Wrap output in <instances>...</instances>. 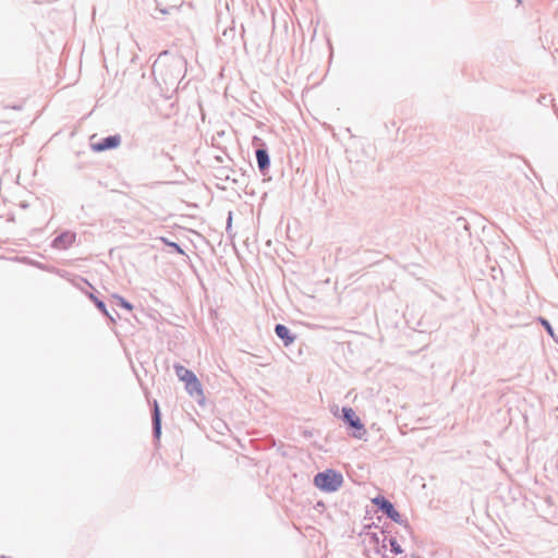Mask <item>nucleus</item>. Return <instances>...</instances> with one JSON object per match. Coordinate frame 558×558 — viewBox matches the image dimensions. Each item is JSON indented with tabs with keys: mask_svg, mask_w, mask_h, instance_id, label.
I'll list each match as a JSON object with an SVG mask.
<instances>
[{
	"mask_svg": "<svg viewBox=\"0 0 558 558\" xmlns=\"http://www.w3.org/2000/svg\"><path fill=\"white\" fill-rule=\"evenodd\" d=\"M186 62L183 57L161 52L153 64V75L160 88H175L185 74Z\"/></svg>",
	"mask_w": 558,
	"mask_h": 558,
	"instance_id": "1",
	"label": "nucleus"
},
{
	"mask_svg": "<svg viewBox=\"0 0 558 558\" xmlns=\"http://www.w3.org/2000/svg\"><path fill=\"white\" fill-rule=\"evenodd\" d=\"M343 483L341 473L333 470L319 472L314 477V484L323 492L332 493L338 490Z\"/></svg>",
	"mask_w": 558,
	"mask_h": 558,
	"instance_id": "2",
	"label": "nucleus"
},
{
	"mask_svg": "<svg viewBox=\"0 0 558 558\" xmlns=\"http://www.w3.org/2000/svg\"><path fill=\"white\" fill-rule=\"evenodd\" d=\"M373 502L390 520L396 523L403 524L405 527H409L408 522L402 519L401 514L395 509L393 505L388 499L383 496H378L373 500Z\"/></svg>",
	"mask_w": 558,
	"mask_h": 558,
	"instance_id": "3",
	"label": "nucleus"
},
{
	"mask_svg": "<svg viewBox=\"0 0 558 558\" xmlns=\"http://www.w3.org/2000/svg\"><path fill=\"white\" fill-rule=\"evenodd\" d=\"M121 143V136L120 135H110L105 138H101L97 143H93L92 147L95 151H105L108 149L116 148Z\"/></svg>",
	"mask_w": 558,
	"mask_h": 558,
	"instance_id": "4",
	"label": "nucleus"
},
{
	"mask_svg": "<svg viewBox=\"0 0 558 558\" xmlns=\"http://www.w3.org/2000/svg\"><path fill=\"white\" fill-rule=\"evenodd\" d=\"M75 238L76 235L73 232H62L52 241V247L57 250H66L74 243Z\"/></svg>",
	"mask_w": 558,
	"mask_h": 558,
	"instance_id": "5",
	"label": "nucleus"
},
{
	"mask_svg": "<svg viewBox=\"0 0 558 558\" xmlns=\"http://www.w3.org/2000/svg\"><path fill=\"white\" fill-rule=\"evenodd\" d=\"M342 418L352 428L359 429V430H361V429L364 430V426H363L361 420L355 414V412L352 408H348V407L342 408Z\"/></svg>",
	"mask_w": 558,
	"mask_h": 558,
	"instance_id": "6",
	"label": "nucleus"
},
{
	"mask_svg": "<svg viewBox=\"0 0 558 558\" xmlns=\"http://www.w3.org/2000/svg\"><path fill=\"white\" fill-rule=\"evenodd\" d=\"M255 155L260 173L266 174L270 166V158L267 149L258 148L256 149Z\"/></svg>",
	"mask_w": 558,
	"mask_h": 558,
	"instance_id": "7",
	"label": "nucleus"
},
{
	"mask_svg": "<svg viewBox=\"0 0 558 558\" xmlns=\"http://www.w3.org/2000/svg\"><path fill=\"white\" fill-rule=\"evenodd\" d=\"M153 421V435L158 439L161 435V414L157 401L154 402V409L151 414Z\"/></svg>",
	"mask_w": 558,
	"mask_h": 558,
	"instance_id": "8",
	"label": "nucleus"
},
{
	"mask_svg": "<svg viewBox=\"0 0 558 558\" xmlns=\"http://www.w3.org/2000/svg\"><path fill=\"white\" fill-rule=\"evenodd\" d=\"M275 332L277 337L283 341L286 347L290 345L295 340V336L291 335L289 328L282 324L275 326Z\"/></svg>",
	"mask_w": 558,
	"mask_h": 558,
	"instance_id": "9",
	"label": "nucleus"
},
{
	"mask_svg": "<svg viewBox=\"0 0 558 558\" xmlns=\"http://www.w3.org/2000/svg\"><path fill=\"white\" fill-rule=\"evenodd\" d=\"M185 389L190 396H203L202 385L196 376L185 383Z\"/></svg>",
	"mask_w": 558,
	"mask_h": 558,
	"instance_id": "10",
	"label": "nucleus"
},
{
	"mask_svg": "<svg viewBox=\"0 0 558 558\" xmlns=\"http://www.w3.org/2000/svg\"><path fill=\"white\" fill-rule=\"evenodd\" d=\"M174 371L178 378L184 383L193 378V376H196L192 371L187 369L186 367L180 364L174 365Z\"/></svg>",
	"mask_w": 558,
	"mask_h": 558,
	"instance_id": "11",
	"label": "nucleus"
},
{
	"mask_svg": "<svg viewBox=\"0 0 558 558\" xmlns=\"http://www.w3.org/2000/svg\"><path fill=\"white\" fill-rule=\"evenodd\" d=\"M88 298L94 302L95 306L106 316L108 317L112 323H114V318L111 316V314L108 312L106 304L104 301L99 300L94 293H88Z\"/></svg>",
	"mask_w": 558,
	"mask_h": 558,
	"instance_id": "12",
	"label": "nucleus"
},
{
	"mask_svg": "<svg viewBox=\"0 0 558 558\" xmlns=\"http://www.w3.org/2000/svg\"><path fill=\"white\" fill-rule=\"evenodd\" d=\"M538 320L542 324V326L545 328L547 333L553 338V340L558 343V339L554 332V329H553L550 323L546 318H543V317H539Z\"/></svg>",
	"mask_w": 558,
	"mask_h": 558,
	"instance_id": "13",
	"label": "nucleus"
},
{
	"mask_svg": "<svg viewBox=\"0 0 558 558\" xmlns=\"http://www.w3.org/2000/svg\"><path fill=\"white\" fill-rule=\"evenodd\" d=\"M114 299L117 300V304L128 311H131L133 308L132 304L123 299L122 296L114 295Z\"/></svg>",
	"mask_w": 558,
	"mask_h": 558,
	"instance_id": "14",
	"label": "nucleus"
},
{
	"mask_svg": "<svg viewBox=\"0 0 558 558\" xmlns=\"http://www.w3.org/2000/svg\"><path fill=\"white\" fill-rule=\"evenodd\" d=\"M389 544H390V548H391L392 553H395L396 555H399L402 553V548L396 538H393V537L389 538Z\"/></svg>",
	"mask_w": 558,
	"mask_h": 558,
	"instance_id": "15",
	"label": "nucleus"
},
{
	"mask_svg": "<svg viewBox=\"0 0 558 558\" xmlns=\"http://www.w3.org/2000/svg\"><path fill=\"white\" fill-rule=\"evenodd\" d=\"M161 240H162V242H163L166 245H168V246H170L171 248H173L177 253H179V254H184V251L181 248V246H180L178 243L172 242V241H169V240H167V239H165V238H162Z\"/></svg>",
	"mask_w": 558,
	"mask_h": 558,
	"instance_id": "16",
	"label": "nucleus"
},
{
	"mask_svg": "<svg viewBox=\"0 0 558 558\" xmlns=\"http://www.w3.org/2000/svg\"><path fill=\"white\" fill-rule=\"evenodd\" d=\"M411 558H421L418 555L413 554Z\"/></svg>",
	"mask_w": 558,
	"mask_h": 558,
	"instance_id": "17",
	"label": "nucleus"
},
{
	"mask_svg": "<svg viewBox=\"0 0 558 558\" xmlns=\"http://www.w3.org/2000/svg\"><path fill=\"white\" fill-rule=\"evenodd\" d=\"M0 558H7V557L2 556V557H0Z\"/></svg>",
	"mask_w": 558,
	"mask_h": 558,
	"instance_id": "18",
	"label": "nucleus"
}]
</instances>
